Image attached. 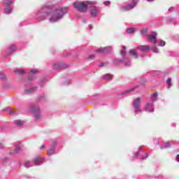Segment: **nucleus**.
<instances>
[{"label":"nucleus","mask_w":179,"mask_h":179,"mask_svg":"<svg viewBox=\"0 0 179 179\" xmlns=\"http://www.w3.org/2000/svg\"><path fill=\"white\" fill-rule=\"evenodd\" d=\"M43 9L46 12L47 15H51V17L50 18V22H57L65 15V12H64V8L61 7L57 8L55 6L53 5L48 6Z\"/></svg>","instance_id":"nucleus-1"},{"label":"nucleus","mask_w":179,"mask_h":179,"mask_svg":"<svg viewBox=\"0 0 179 179\" xmlns=\"http://www.w3.org/2000/svg\"><path fill=\"white\" fill-rule=\"evenodd\" d=\"M73 5L78 12L83 13L86 12L87 10V6H89V3H85L83 1H76Z\"/></svg>","instance_id":"nucleus-2"},{"label":"nucleus","mask_w":179,"mask_h":179,"mask_svg":"<svg viewBox=\"0 0 179 179\" xmlns=\"http://www.w3.org/2000/svg\"><path fill=\"white\" fill-rule=\"evenodd\" d=\"M30 111L32 113V114L36 115V120H40L41 118V115H37L38 113H40V108L36 105H32L30 108Z\"/></svg>","instance_id":"nucleus-3"},{"label":"nucleus","mask_w":179,"mask_h":179,"mask_svg":"<svg viewBox=\"0 0 179 179\" xmlns=\"http://www.w3.org/2000/svg\"><path fill=\"white\" fill-rule=\"evenodd\" d=\"M135 6H136V1H135V0H133L131 3H129L127 6H123L122 9L123 10L127 12L128 10H132V9L135 8Z\"/></svg>","instance_id":"nucleus-4"},{"label":"nucleus","mask_w":179,"mask_h":179,"mask_svg":"<svg viewBox=\"0 0 179 179\" xmlns=\"http://www.w3.org/2000/svg\"><path fill=\"white\" fill-rule=\"evenodd\" d=\"M157 36V34L156 32H152L150 35L148 36V41H152L154 44H156Z\"/></svg>","instance_id":"nucleus-5"},{"label":"nucleus","mask_w":179,"mask_h":179,"mask_svg":"<svg viewBox=\"0 0 179 179\" xmlns=\"http://www.w3.org/2000/svg\"><path fill=\"white\" fill-rule=\"evenodd\" d=\"M111 51L110 47H106V48H101L97 50L98 52H101V54H107Z\"/></svg>","instance_id":"nucleus-6"},{"label":"nucleus","mask_w":179,"mask_h":179,"mask_svg":"<svg viewBox=\"0 0 179 179\" xmlns=\"http://www.w3.org/2000/svg\"><path fill=\"white\" fill-rule=\"evenodd\" d=\"M139 106H141V98H137L134 102V107L137 111H141V110L139 109Z\"/></svg>","instance_id":"nucleus-7"},{"label":"nucleus","mask_w":179,"mask_h":179,"mask_svg":"<svg viewBox=\"0 0 179 179\" xmlns=\"http://www.w3.org/2000/svg\"><path fill=\"white\" fill-rule=\"evenodd\" d=\"M40 163H43V158H41V157H35L34 159V164H35V166H37V164H40Z\"/></svg>","instance_id":"nucleus-8"},{"label":"nucleus","mask_w":179,"mask_h":179,"mask_svg":"<svg viewBox=\"0 0 179 179\" xmlns=\"http://www.w3.org/2000/svg\"><path fill=\"white\" fill-rule=\"evenodd\" d=\"M91 15L93 17H96L97 16V8L96 6H92L91 9Z\"/></svg>","instance_id":"nucleus-9"},{"label":"nucleus","mask_w":179,"mask_h":179,"mask_svg":"<svg viewBox=\"0 0 179 179\" xmlns=\"http://www.w3.org/2000/svg\"><path fill=\"white\" fill-rule=\"evenodd\" d=\"M129 55L133 57V58H138V52L135 50H130Z\"/></svg>","instance_id":"nucleus-10"},{"label":"nucleus","mask_w":179,"mask_h":179,"mask_svg":"<svg viewBox=\"0 0 179 179\" xmlns=\"http://www.w3.org/2000/svg\"><path fill=\"white\" fill-rule=\"evenodd\" d=\"M138 50H141V51L145 52V51H148V50H149V46H146V45H141L138 47Z\"/></svg>","instance_id":"nucleus-11"},{"label":"nucleus","mask_w":179,"mask_h":179,"mask_svg":"<svg viewBox=\"0 0 179 179\" xmlns=\"http://www.w3.org/2000/svg\"><path fill=\"white\" fill-rule=\"evenodd\" d=\"M147 111H153V105L152 103H148L145 106Z\"/></svg>","instance_id":"nucleus-12"},{"label":"nucleus","mask_w":179,"mask_h":179,"mask_svg":"<svg viewBox=\"0 0 179 179\" xmlns=\"http://www.w3.org/2000/svg\"><path fill=\"white\" fill-rule=\"evenodd\" d=\"M54 153H55V148L52 147L50 149H49L48 150V155L49 156H52V155H54Z\"/></svg>","instance_id":"nucleus-13"},{"label":"nucleus","mask_w":179,"mask_h":179,"mask_svg":"<svg viewBox=\"0 0 179 179\" xmlns=\"http://www.w3.org/2000/svg\"><path fill=\"white\" fill-rule=\"evenodd\" d=\"M103 79L105 80H111L113 79V75L107 73L103 76Z\"/></svg>","instance_id":"nucleus-14"},{"label":"nucleus","mask_w":179,"mask_h":179,"mask_svg":"<svg viewBox=\"0 0 179 179\" xmlns=\"http://www.w3.org/2000/svg\"><path fill=\"white\" fill-rule=\"evenodd\" d=\"M15 124L17 125V127H22V125H23V122L18 120L15 121Z\"/></svg>","instance_id":"nucleus-15"},{"label":"nucleus","mask_w":179,"mask_h":179,"mask_svg":"<svg viewBox=\"0 0 179 179\" xmlns=\"http://www.w3.org/2000/svg\"><path fill=\"white\" fill-rule=\"evenodd\" d=\"M5 13L9 14L10 12H12V8L10 7H7L6 8L4 9Z\"/></svg>","instance_id":"nucleus-16"},{"label":"nucleus","mask_w":179,"mask_h":179,"mask_svg":"<svg viewBox=\"0 0 179 179\" xmlns=\"http://www.w3.org/2000/svg\"><path fill=\"white\" fill-rule=\"evenodd\" d=\"M35 90H37V87H34V88H31L30 90H26V93H33V92H34Z\"/></svg>","instance_id":"nucleus-17"},{"label":"nucleus","mask_w":179,"mask_h":179,"mask_svg":"<svg viewBox=\"0 0 179 179\" xmlns=\"http://www.w3.org/2000/svg\"><path fill=\"white\" fill-rule=\"evenodd\" d=\"M128 34H131V33L135 32V28H129V29L127 30Z\"/></svg>","instance_id":"nucleus-18"},{"label":"nucleus","mask_w":179,"mask_h":179,"mask_svg":"<svg viewBox=\"0 0 179 179\" xmlns=\"http://www.w3.org/2000/svg\"><path fill=\"white\" fill-rule=\"evenodd\" d=\"M166 83L168 85V87H171V78H168L166 80Z\"/></svg>","instance_id":"nucleus-19"},{"label":"nucleus","mask_w":179,"mask_h":179,"mask_svg":"<svg viewBox=\"0 0 179 179\" xmlns=\"http://www.w3.org/2000/svg\"><path fill=\"white\" fill-rule=\"evenodd\" d=\"M103 5H105L106 6H110V5L111 4V2L110 1H103Z\"/></svg>","instance_id":"nucleus-20"},{"label":"nucleus","mask_w":179,"mask_h":179,"mask_svg":"<svg viewBox=\"0 0 179 179\" xmlns=\"http://www.w3.org/2000/svg\"><path fill=\"white\" fill-rule=\"evenodd\" d=\"M159 45H160L161 47H164V45H166V42H165L164 41H161L159 42Z\"/></svg>","instance_id":"nucleus-21"},{"label":"nucleus","mask_w":179,"mask_h":179,"mask_svg":"<svg viewBox=\"0 0 179 179\" xmlns=\"http://www.w3.org/2000/svg\"><path fill=\"white\" fill-rule=\"evenodd\" d=\"M152 51H153V52L157 53V52H159V49L157 48H156V47H153L152 48Z\"/></svg>","instance_id":"nucleus-22"},{"label":"nucleus","mask_w":179,"mask_h":179,"mask_svg":"<svg viewBox=\"0 0 179 179\" xmlns=\"http://www.w3.org/2000/svg\"><path fill=\"white\" fill-rule=\"evenodd\" d=\"M134 90H135V88H131V89L126 90L124 92V93H131V92H134Z\"/></svg>","instance_id":"nucleus-23"},{"label":"nucleus","mask_w":179,"mask_h":179,"mask_svg":"<svg viewBox=\"0 0 179 179\" xmlns=\"http://www.w3.org/2000/svg\"><path fill=\"white\" fill-rule=\"evenodd\" d=\"M114 62L115 65H120V64H122V61L121 60H115Z\"/></svg>","instance_id":"nucleus-24"},{"label":"nucleus","mask_w":179,"mask_h":179,"mask_svg":"<svg viewBox=\"0 0 179 179\" xmlns=\"http://www.w3.org/2000/svg\"><path fill=\"white\" fill-rule=\"evenodd\" d=\"M0 78H1L2 80H5V79H6V76H5L4 74H1V75H0Z\"/></svg>","instance_id":"nucleus-25"},{"label":"nucleus","mask_w":179,"mask_h":179,"mask_svg":"<svg viewBox=\"0 0 179 179\" xmlns=\"http://www.w3.org/2000/svg\"><path fill=\"white\" fill-rule=\"evenodd\" d=\"M25 167H30V162L29 161H26L24 163Z\"/></svg>","instance_id":"nucleus-26"},{"label":"nucleus","mask_w":179,"mask_h":179,"mask_svg":"<svg viewBox=\"0 0 179 179\" xmlns=\"http://www.w3.org/2000/svg\"><path fill=\"white\" fill-rule=\"evenodd\" d=\"M16 50V47L14 45H10V51H15Z\"/></svg>","instance_id":"nucleus-27"},{"label":"nucleus","mask_w":179,"mask_h":179,"mask_svg":"<svg viewBox=\"0 0 179 179\" xmlns=\"http://www.w3.org/2000/svg\"><path fill=\"white\" fill-rule=\"evenodd\" d=\"M127 55V52L125 50H122L121 51V56L122 57H125Z\"/></svg>","instance_id":"nucleus-28"},{"label":"nucleus","mask_w":179,"mask_h":179,"mask_svg":"<svg viewBox=\"0 0 179 179\" xmlns=\"http://www.w3.org/2000/svg\"><path fill=\"white\" fill-rule=\"evenodd\" d=\"M148 33V29H143L141 31V34H146Z\"/></svg>","instance_id":"nucleus-29"},{"label":"nucleus","mask_w":179,"mask_h":179,"mask_svg":"<svg viewBox=\"0 0 179 179\" xmlns=\"http://www.w3.org/2000/svg\"><path fill=\"white\" fill-rule=\"evenodd\" d=\"M17 72H18V73H20V75H23V73H24V71H23V70H18Z\"/></svg>","instance_id":"nucleus-30"},{"label":"nucleus","mask_w":179,"mask_h":179,"mask_svg":"<svg viewBox=\"0 0 179 179\" xmlns=\"http://www.w3.org/2000/svg\"><path fill=\"white\" fill-rule=\"evenodd\" d=\"M89 58H90V59H94V55H90L89 56Z\"/></svg>","instance_id":"nucleus-31"},{"label":"nucleus","mask_w":179,"mask_h":179,"mask_svg":"<svg viewBox=\"0 0 179 179\" xmlns=\"http://www.w3.org/2000/svg\"><path fill=\"white\" fill-rule=\"evenodd\" d=\"M152 97H153L154 99H156V97H157V92L154 93V94H152Z\"/></svg>","instance_id":"nucleus-32"},{"label":"nucleus","mask_w":179,"mask_h":179,"mask_svg":"<svg viewBox=\"0 0 179 179\" xmlns=\"http://www.w3.org/2000/svg\"><path fill=\"white\" fill-rule=\"evenodd\" d=\"M148 158V154H145L143 156V160H145V159H147Z\"/></svg>","instance_id":"nucleus-33"},{"label":"nucleus","mask_w":179,"mask_h":179,"mask_svg":"<svg viewBox=\"0 0 179 179\" xmlns=\"http://www.w3.org/2000/svg\"><path fill=\"white\" fill-rule=\"evenodd\" d=\"M165 148H169V147H170V143L169 142H168V143H166V144H165V146H164Z\"/></svg>","instance_id":"nucleus-34"},{"label":"nucleus","mask_w":179,"mask_h":179,"mask_svg":"<svg viewBox=\"0 0 179 179\" xmlns=\"http://www.w3.org/2000/svg\"><path fill=\"white\" fill-rule=\"evenodd\" d=\"M54 68H55V69H56V68H59V64H54Z\"/></svg>","instance_id":"nucleus-35"},{"label":"nucleus","mask_w":179,"mask_h":179,"mask_svg":"<svg viewBox=\"0 0 179 179\" xmlns=\"http://www.w3.org/2000/svg\"><path fill=\"white\" fill-rule=\"evenodd\" d=\"M45 148V145H42L41 147V148H40V150H44Z\"/></svg>","instance_id":"nucleus-36"},{"label":"nucleus","mask_w":179,"mask_h":179,"mask_svg":"<svg viewBox=\"0 0 179 179\" xmlns=\"http://www.w3.org/2000/svg\"><path fill=\"white\" fill-rule=\"evenodd\" d=\"M31 73H37V70H31Z\"/></svg>","instance_id":"nucleus-37"},{"label":"nucleus","mask_w":179,"mask_h":179,"mask_svg":"<svg viewBox=\"0 0 179 179\" xmlns=\"http://www.w3.org/2000/svg\"><path fill=\"white\" fill-rule=\"evenodd\" d=\"M173 9H174V8L171 7V8L169 9V12H173Z\"/></svg>","instance_id":"nucleus-38"},{"label":"nucleus","mask_w":179,"mask_h":179,"mask_svg":"<svg viewBox=\"0 0 179 179\" xmlns=\"http://www.w3.org/2000/svg\"><path fill=\"white\" fill-rule=\"evenodd\" d=\"M19 150H20V148H16L15 150V152L17 153L19 152Z\"/></svg>","instance_id":"nucleus-39"},{"label":"nucleus","mask_w":179,"mask_h":179,"mask_svg":"<svg viewBox=\"0 0 179 179\" xmlns=\"http://www.w3.org/2000/svg\"><path fill=\"white\" fill-rule=\"evenodd\" d=\"M7 3L8 5H11V3H13V2L12 1H8Z\"/></svg>","instance_id":"nucleus-40"},{"label":"nucleus","mask_w":179,"mask_h":179,"mask_svg":"<svg viewBox=\"0 0 179 179\" xmlns=\"http://www.w3.org/2000/svg\"><path fill=\"white\" fill-rule=\"evenodd\" d=\"M126 65H131V61L127 60V63H126Z\"/></svg>","instance_id":"nucleus-41"},{"label":"nucleus","mask_w":179,"mask_h":179,"mask_svg":"<svg viewBox=\"0 0 179 179\" xmlns=\"http://www.w3.org/2000/svg\"><path fill=\"white\" fill-rule=\"evenodd\" d=\"M176 160H177V162H179V155H177V156H176Z\"/></svg>","instance_id":"nucleus-42"},{"label":"nucleus","mask_w":179,"mask_h":179,"mask_svg":"<svg viewBox=\"0 0 179 179\" xmlns=\"http://www.w3.org/2000/svg\"><path fill=\"white\" fill-rule=\"evenodd\" d=\"M13 113V110H10V113H9L10 115H12Z\"/></svg>","instance_id":"nucleus-43"},{"label":"nucleus","mask_w":179,"mask_h":179,"mask_svg":"<svg viewBox=\"0 0 179 179\" xmlns=\"http://www.w3.org/2000/svg\"><path fill=\"white\" fill-rule=\"evenodd\" d=\"M122 49H123V50H124V51H125V50H127V47L123 46V47H122Z\"/></svg>","instance_id":"nucleus-44"},{"label":"nucleus","mask_w":179,"mask_h":179,"mask_svg":"<svg viewBox=\"0 0 179 179\" xmlns=\"http://www.w3.org/2000/svg\"><path fill=\"white\" fill-rule=\"evenodd\" d=\"M0 148H3V144H0Z\"/></svg>","instance_id":"nucleus-45"},{"label":"nucleus","mask_w":179,"mask_h":179,"mask_svg":"<svg viewBox=\"0 0 179 179\" xmlns=\"http://www.w3.org/2000/svg\"><path fill=\"white\" fill-rule=\"evenodd\" d=\"M104 65L103 64V63L100 64V66H103Z\"/></svg>","instance_id":"nucleus-46"},{"label":"nucleus","mask_w":179,"mask_h":179,"mask_svg":"<svg viewBox=\"0 0 179 179\" xmlns=\"http://www.w3.org/2000/svg\"><path fill=\"white\" fill-rule=\"evenodd\" d=\"M134 2H136V3H138V0H134Z\"/></svg>","instance_id":"nucleus-47"},{"label":"nucleus","mask_w":179,"mask_h":179,"mask_svg":"<svg viewBox=\"0 0 179 179\" xmlns=\"http://www.w3.org/2000/svg\"><path fill=\"white\" fill-rule=\"evenodd\" d=\"M138 155H139V153H138V152H137V153H136V156H138Z\"/></svg>","instance_id":"nucleus-48"},{"label":"nucleus","mask_w":179,"mask_h":179,"mask_svg":"<svg viewBox=\"0 0 179 179\" xmlns=\"http://www.w3.org/2000/svg\"><path fill=\"white\" fill-rule=\"evenodd\" d=\"M90 29H93V27H92V26H90Z\"/></svg>","instance_id":"nucleus-49"},{"label":"nucleus","mask_w":179,"mask_h":179,"mask_svg":"<svg viewBox=\"0 0 179 179\" xmlns=\"http://www.w3.org/2000/svg\"><path fill=\"white\" fill-rule=\"evenodd\" d=\"M148 1H153V0H148Z\"/></svg>","instance_id":"nucleus-50"}]
</instances>
